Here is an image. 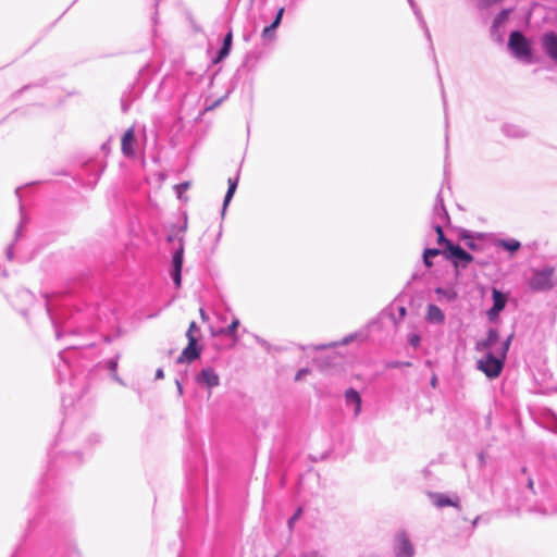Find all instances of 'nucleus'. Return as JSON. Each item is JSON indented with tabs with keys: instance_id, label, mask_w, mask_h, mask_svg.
<instances>
[{
	"instance_id": "obj_1",
	"label": "nucleus",
	"mask_w": 557,
	"mask_h": 557,
	"mask_svg": "<svg viewBox=\"0 0 557 557\" xmlns=\"http://www.w3.org/2000/svg\"><path fill=\"white\" fill-rule=\"evenodd\" d=\"M512 337L513 334H510L499 344L496 351L483 352L482 358L476 361V368L488 379H495L502 373Z\"/></svg>"
},
{
	"instance_id": "obj_2",
	"label": "nucleus",
	"mask_w": 557,
	"mask_h": 557,
	"mask_svg": "<svg viewBox=\"0 0 557 557\" xmlns=\"http://www.w3.org/2000/svg\"><path fill=\"white\" fill-rule=\"evenodd\" d=\"M530 290L535 293L549 292L557 286L556 269L552 265L532 268L527 278Z\"/></svg>"
},
{
	"instance_id": "obj_3",
	"label": "nucleus",
	"mask_w": 557,
	"mask_h": 557,
	"mask_svg": "<svg viewBox=\"0 0 557 557\" xmlns=\"http://www.w3.org/2000/svg\"><path fill=\"white\" fill-rule=\"evenodd\" d=\"M508 47L515 57L521 60H531L532 53L529 41L519 32H512L509 36Z\"/></svg>"
},
{
	"instance_id": "obj_4",
	"label": "nucleus",
	"mask_w": 557,
	"mask_h": 557,
	"mask_svg": "<svg viewBox=\"0 0 557 557\" xmlns=\"http://www.w3.org/2000/svg\"><path fill=\"white\" fill-rule=\"evenodd\" d=\"M393 553L395 557H413L414 546L405 531L395 534Z\"/></svg>"
},
{
	"instance_id": "obj_5",
	"label": "nucleus",
	"mask_w": 557,
	"mask_h": 557,
	"mask_svg": "<svg viewBox=\"0 0 557 557\" xmlns=\"http://www.w3.org/2000/svg\"><path fill=\"white\" fill-rule=\"evenodd\" d=\"M447 259L454 261L456 265L467 267L472 261V256L458 245L447 242V250H444Z\"/></svg>"
},
{
	"instance_id": "obj_6",
	"label": "nucleus",
	"mask_w": 557,
	"mask_h": 557,
	"mask_svg": "<svg viewBox=\"0 0 557 557\" xmlns=\"http://www.w3.org/2000/svg\"><path fill=\"white\" fill-rule=\"evenodd\" d=\"M493 306L486 311L487 319L495 322L499 313L505 309L508 297L497 288H492Z\"/></svg>"
},
{
	"instance_id": "obj_7",
	"label": "nucleus",
	"mask_w": 557,
	"mask_h": 557,
	"mask_svg": "<svg viewBox=\"0 0 557 557\" xmlns=\"http://www.w3.org/2000/svg\"><path fill=\"white\" fill-rule=\"evenodd\" d=\"M502 342L499 341V333L496 329H490L484 339L476 343L475 349L480 352L496 351Z\"/></svg>"
},
{
	"instance_id": "obj_8",
	"label": "nucleus",
	"mask_w": 557,
	"mask_h": 557,
	"mask_svg": "<svg viewBox=\"0 0 557 557\" xmlns=\"http://www.w3.org/2000/svg\"><path fill=\"white\" fill-rule=\"evenodd\" d=\"M196 382L211 389L220 384V377L212 368L208 367L202 369L196 376Z\"/></svg>"
},
{
	"instance_id": "obj_9",
	"label": "nucleus",
	"mask_w": 557,
	"mask_h": 557,
	"mask_svg": "<svg viewBox=\"0 0 557 557\" xmlns=\"http://www.w3.org/2000/svg\"><path fill=\"white\" fill-rule=\"evenodd\" d=\"M183 246L181 245L180 248L174 252L172 258V272L171 276L176 287L181 286L182 282V265H183Z\"/></svg>"
},
{
	"instance_id": "obj_10",
	"label": "nucleus",
	"mask_w": 557,
	"mask_h": 557,
	"mask_svg": "<svg viewBox=\"0 0 557 557\" xmlns=\"http://www.w3.org/2000/svg\"><path fill=\"white\" fill-rule=\"evenodd\" d=\"M440 223L444 226L447 225L449 223V215L443 203V199L438 195L433 209L432 225H440Z\"/></svg>"
},
{
	"instance_id": "obj_11",
	"label": "nucleus",
	"mask_w": 557,
	"mask_h": 557,
	"mask_svg": "<svg viewBox=\"0 0 557 557\" xmlns=\"http://www.w3.org/2000/svg\"><path fill=\"white\" fill-rule=\"evenodd\" d=\"M135 132L134 128H128L122 137L121 148L122 152L126 157L135 156Z\"/></svg>"
},
{
	"instance_id": "obj_12",
	"label": "nucleus",
	"mask_w": 557,
	"mask_h": 557,
	"mask_svg": "<svg viewBox=\"0 0 557 557\" xmlns=\"http://www.w3.org/2000/svg\"><path fill=\"white\" fill-rule=\"evenodd\" d=\"M542 45L549 58L557 63V35L553 32L545 34Z\"/></svg>"
},
{
	"instance_id": "obj_13",
	"label": "nucleus",
	"mask_w": 557,
	"mask_h": 557,
	"mask_svg": "<svg viewBox=\"0 0 557 557\" xmlns=\"http://www.w3.org/2000/svg\"><path fill=\"white\" fill-rule=\"evenodd\" d=\"M197 342L198 337H191L190 341H188V345L183 349L181 356L177 359L178 362H190L199 357L200 351L197 348Z\"/></svg>"
},
{
	"instance_id": "obj_14",
	"label": "nucleus",
	"mask_w": 557,
	"mask_h": 557,
	"mask_svg": "<svg viewBox=\"0 0 557 557\" xmlns=\"http://www.w3.org/2000/svg\"><path fill=\"white\" fill-rule=\"evenodd\" d=\"M429 497L432 504L437 508H444L447 506L458 507V498H450L442 493H429Z\"/></svg>"
},
{
	"instance_id": "obj_15",
	"label": "nucleus",
	"mask_w": 557,
	"mask_h": 557,
	"mask_svg": "<svg viewBox=\"0 0 557 557\" xmlns=\"http://www.w3.org/2000/svg\"><path fill=\"white\" fill-rule=\"evenodd\" d=\"M345 400L348 407L354 408L355 417L359 416L361 411V397L359 393L354 388L347 389L345 393Z\"/></svg>"
},
{
	"instance_id": "obj_16",
	"label": "nucleus",
	"mask_w": 557,
	"mask_h": 557,
	"mask_svg": "<svg viewBox=\"0 0 557 557\" xmlns=\"http://www.w3.org/2000/svg\"><path fill=\"white\" fill-rule=\"evenodd\" d=\"M425 318H426V321L430 323L442 324L445 321L444 312L441 310V308H438L435 305L428 306Z\"/></svg>"
},
{
	"instance_id": "obj_17",
	"label": "nucleus",
	"mask_w": 557,
	"mask_h": 557,
	"mask_svg": "<svg viewBox=\"0 0 557 557\" xmlns=\"http://www.w3.org/2000/svg\"><path fill=\"white\" fill-rule=\"evenodd\" d=\"M494 245L511 253L518 251L521 248V243L515 238L498 239L494 243Z\"/></svg>"
},
{
	"instance_id": "obj_18",
	"label": "nucleus",
	"mask_w": 557,
	"mask_h": 557,
	"mask_svg": "<svg viewBox=\"0 0 557 557\" xmlns=\"http://www.w3.org/2000/svg\"><path fill=\"white\" fill-rule=\"evenodd\" d=\"M511 9H505V10H502L497 16L494 18L493 21V24H492V33L493 34H498L499 33V29L504 26V24L506 23L509 14L511 13Z\"/></svg>"
},
{
	"instance_id": "obj_19",
	"label": "nucleus",
	"mask_w": 557,
	"mask_h": 557,
	"mask_svg": "<svg viewBox=\"0 0 557 557\" xmlns=\"http://www.w3.org/2000/svg\"><path fill=\"white\" fill-rule=\"evenodd\" d=\"M237 183H238L237 178H228V189L224 197L222 214L225 213L226 207L228 206L230 201L232 200V198L235 194V190L237 188Z\"/></svg>"
},
{
	"instance_id": "obj_20",
	"label": "nucleus",
	"mask_w": 557,
	"mask_h": 557,
	"mask_svg": "<svg viewBox=\"0 0 557 557\" xmlns=\"http://www.w3.org/2000/svg\"><path fill=\"white\" fill-rule=\"evenodd\" d=\"M435 294L437 295V300H440V301L446 300V301L450 302V301L455 300L457 297V294L453 288L437 287L435 289Z\"/></svg>"
},
{
	"instance_id": "obj_21",
	"label": "nucleus",
	"mask_w": 557,
	"mask_h": 557,
	"mask_svg": "<svg viewBox=\"0 0 557 557\" xmlns=\"http://www.w3.org/2000/svg\"><path fill=\"white\" fill-rule=\"evenodd\" d=\"M441 253V250L440 249H436V248H426L424 251H423V262L426 267H431L432 265V262H431V258H434L436 256H438Z\"/></svg>"
},
{
	"instance_id": "obj_22",
	"label": "nucleus",
	"mask_w": 557,
	"mask_h": 557,
	"mask_svg": "<svg viewBox=\"0 0 557 557\" xmlns=\"http://www.w3.org/2000/svg\"><path fill=\"white\" fill-rule=\"evenodd\" d=\"M443 227L444 225H433V228L434 231L436 232L437 234V244L438 245H444L445 246V250H447V242H449L448 239H446L445 235H444V232H443Z\"/></svg>"
},
{
	"instance_id": "obj_23",
	"label": "nucleus",
	"mask_w": 557,
	"mask_h": 557,
	"mask_svg": "<svg viewBox=\"0 0 557 557\" xmlns=\"http://www.w3.org/2000/svg\"><path fill=\"white\" fill-rule=\"evenodd\" d=\"M411 9L413 10L416 16L419 18L420 21V24L422 25V27L425 29V34L428 37H430V33H429V29L426 28L425 26V22L423 21L422 16H421V12L419 10V8L417 7L414 0H408Z\"/></svg>"
},
{
	"instance_id": "obj_24",
	"label": "nucleus",
	"mask_w": 557,
	"mask_h": 557,
	"mask_svg": "<svg viewBox=\"0 0 557 557\" xmlns=\"http://www.w3.org/2000/svg\"><path fill=\"white\" fill-rule=\"evenodd\" d=\"M238 325H239V320L234 319L233 322L226 329H223L220 331V334H223L225 336H234Z\"/></svg>"
},
{
	"instance_id": "obj_25",
	"label": "nucleus",
	"mask_w": 557,
	"mask_h": 557,
	"mask_svg": "<svg viewBox=\"0 0 557 557\" xmlns=\"http://www.w3.org/2000/svg\"><path fill=\"white\" fill-rule=\"evenodd\" d=\"M197 333H199V327L197 326L196 322H191L186 332L187 339L190 341L191 337H198Z\"/></svg>"
},
{
	"instance_id": "obj_26",
	"label": "nucleus",
	"mask_w": 557,
	"mask_h": 557,
	"mask_svg": "<svg viewBox=\"0 0 557 557\" xmlns=\"http://www.w3.org/2000/svg\"><path fill=\"white\" fill-rule=\"evenodd\" d=\"M408 342L412 347L417 348L420 345L421 338L418 334L413 333L408 336Z\"/></svg>"
},
{
	"instance_id": "obj_27",
	"label": "nucleus",
	"mask_w": 557,
	"mask_h": 557,
	"mask_svg": "<svg viewBox=\"0 0 557 557\" xmlns=\"http://www.w3.org/2000/svg\"><path fill=\"white\" fill-rule=\"evenodd\" d=\"M230 50H231V47L222 46V48L219 51V55H218L216 62L221 61L222 59L227 57L228 53H230Z\"/></svg>"
},
{
	"instance_id": "obj_28",
	"label": "nucleus",
	"mask_w": 557,
	"mask_h": 557,
	"mask_svg": "<svg viewBox=\"0 0 557 557\" xmlns=\"http://www.w3.org/2000/svg\"><path fill=\"white\" fill-rule=\"evenodd\" d=\"M189 188V183L188 182H185V183H182V184H178L175 186V189H176V193L178 195V197H181V195L186 191L187 189Z\"/></svg>"
},
{
	"instance_id": "obj_29",
	"label": "nucleus",
	"mask_w": 557,
	"mask_h": 557,
	"mask_svg": "<svg viewBox=\"0 0 557 557\" xmlns=\"http://www.w3.org/2000/svg\"><path fill=\"white\" fill-rule=\"evenodd\" d=\"M232 39H233L232 32H228V33L225 35V37H224L223 46L231 47V45H232Z\"/></svg>"
},
{
	"instance_id": "obj_30",
	"label": "nucleus",
	"mask_w": 557,
	"mask_h": 557,
	"mask_svg": "<svg viewBox=\"0 0 557 557\" xmlns=\"http://www.w3.org/2000/svg\"><path fill=\"white\" fill-rule=\"evenodd\" d=\"M301 515V509L299 508L295 513L294 516L288 520V524H289V528L293 527L294 522L300 517Z\"/></svg>"
},
{
	"instance_id": "obj_31",
	"label": "nucleus",
	"mask_w": 557,
	"mask_h": 557,
	"mask_svg": "<svg viewBox=\"0 0 557 557\" xmlns=\"http://www.w3.org/2000/svg\"><path fill=\"white\" fill-rule=\"evenodd\" d=\"M308 373H309V370H308V369H300V370L297 372V374H296V376H295V380H296V381H300V380H301L306 374H308Z\"/></svg>"
},
{
	"instance_id": "obj_32",
	"label": "nucleus",
	"mask_w": 557,
	"mask_h": 557,
	"mask_svg": "<svg viewBox=\"0 0 557 557\" xmlns=\"http://www.w3.org/2000/svg\"><path fill=\"white\" fill-rule=\"evenodd\" d=\"M283 14H284V8H281V9L277 11L276 16H275V18H274V21H273V22L280 25V24H281V21H282V17H283Z\"/></svg>"
},
{
	"instance_id": "obj_33",
	"label": "nucleus",
	"mask_w": 557,
	"mask_h": 557,
	"mask_svg": "<svg viewBox=\"0 0 557 557\" xmlns=\"http://www.w3.org/2000/svg\"><path fill=\"white\" fill-rule=\"evenodd\" d=\"M273 32H274L273 29H271L269 26H267V27L263 29V32H262V37H263V38H269V37H271V35H272V33H273Z\"/></svg>"
},
{
	"instance_id": "obj_34",
	"label": "nucleus",
	"mask_w": 557,
	"mask_h": 557,
	"mask_svg": "<svg viewBox=\"0 0 557 557\" xmlns=\"http://www.w3.org/2000/svg\"><path fill=\"white\" fill-rule=\"evenodd\" d=\"M256 341H257L260 345H262L263 347H265L267 349L269 348V344H268V342H267V341H264V339H262V338H260V337H258V336H256Z\"/></svg>"
},
{
	"instance_id": "obj_35",
	"label": "nucleus",
	"mask_w": 557,
	"mask_h": 557,
	"mask_svg": "<svg viewBox=\"0 0 557 557\" xmlns=\"http://www.w3.org/2000/svg\"><path fill=\"white\" fill-rule=\"evenodd\" d=\"M356 336H357V335H352V334H351V335L346 336V337L343 339V344H348V343L352 342V341H354V338H355Z\"/></svg>"
},
{
	"instance_id": "obj_36",
	"label": "nucleus",
	"mask_w": 557,
	"mask_h": 557,
	"mask_svg": "<svg viewBox=\"0 0 557 557\" xmlns=\"http://www.w3.org/2000/svg\"><path fill=\"white\" fill-rule=\"evenodd\" d=\"M164 376V373H163V370L162 369H158L157 372H156V379H163Z\"/></svg>"
},
{
	"instance_id": "obj_37",
	"label": "nucleus",
	"mask_w": 557,
	"mask_h": 557,
	"mask_svg": "<svg viewBox=\"0 0 557 557\" xmlns=\"http://www.w3.org/2000/svg\"><path fill=\"white\" fill-rule=\"evenodd\" d=\"M467 246H468L469 248H471V249H476V246H475V244L473 243V240H469V242H467Z\"/></svg>"
},
{
	"instance_id": "obj_38",
	"label": "nucleus",
	"mask_w": 557,
	"mask_h": 557,
	"mask_svg": "<svg viewBox=\"0 0 557 557\" xmlns=\"http://www.w3.org/2000/svg\"><path fill=\"white\" fill-rule=\"evenodd\" d=\"M436 383H437V377L434 375V376L431 379V385H432L433 387H435V386H436Z\"/></svg>"
},
{
	"instance_id": "obj_39",
	"label": "nucleus",
	"mask_w": 557,
	"mask_h": 557,
	"mask_svg": "<svg viewBox=\"0 0 557 557\" xmlns=\"http://www.w3.org/2000/svg\"><path fill=\"white\" fill-rule=\"evenodd\" d=\"M176 385H177L178 393L182 394L183 393V387H182V385H181V383L178 381H176Z\"/></svg>"
},
{
	"instance_id": "obj_40",
	"label": "nucleus",
	"mask_w": 557,
	"mask_h": 557,
	"mask_svg": "<svg viewBox=\"0 0 557 557\" xmlns=\"http://www.w3.org/2000/svg\"><path fill=\"white\" fill-rule=\"evenodd\" d=\"M269 27H270L271 29L275 30V29L278 27V24H276V23L272 22V24H271V25H269Z\"/></svg>"
},
{
	"instance_id": "obj_41",
	"label": "nucleus",
	"mask_w": 557,
	"mask_h": 557,
	"mask_svg": "<svg viewBox=\"0 0 557 557\" xmlns=\"http://www.w3.org/2000/svg\"><path fill=\"white\" fill-rule=\"evenodd\" d=\"M528 486H529L530 488H532V487H533V481H532V480H529V482H528Z\"/></svg>"
},
{
	"instance_id": "obj_42",
	"label": "nucleus",
	"mask_w": 557,
	"mask_h": 557,
	"mask_svg": "<svg viewBox=\"0 0 557 557\" xmlns=\"http://www.w3.org/2000/svg\"><path fill=\"white\" fill-rule=\"evenodd\" d=\"M200 314H201L202 319H206V314H205V311L202 309H200Z\"/></svg>"
},
{
	"instance_id": "obj_43",
	"label": "nucleus",
	"mask_w": 557,
	"mask_h": 557,
	"mask_svg": "<svg viewBox=\"0 0 557 557\" xmlns=\"http://www.w3.org/2000/svg\"><path fill=\"white\" fill-rule=\"evenodd\" d=\"M115 367H116V362L115 361H111V368L115 369Z\"/></svg>"
},
{
	"instance_id": "obj_44",
	"label": "nucleus",
	"mask_w": 557,
	"mask_h": 557,
	"mask_svg": "<svg viewBox=\"0 0 557 557\" xmlns=\"http://www.w3.org/2000/svg\"><path fill=\"white\" fill-rule=\"evenodd\" d=\"M222 99L221 100H218V102L215 104H213L212 107H210V109L214 108L215 106H218L219 103H221Z\"/></svg>"
},
{
	"instance_id": "obj_45",
	"label": "nucleus",
	"mask_w": 557,
	"mask_h": 557,
	"mask_svg": "<svg viewBox=\"0 0 557 557\" xmlns=\"http://www.w3.org/2000/svg\"><path fill=\"white\" fill-rule=\"evenodd\" d=\"M513 135H515V136H521V135H523V134H522V132H517V133H515Z\"/></svg>"
},
{
	"instance_id": "obj_46",
	"label": "nucleus",
	"mask_w": 557,
	"mask_h": 557,
	"mask_svg": "<svg viewBox=\"0 0 557 557\" xmlns=\"http://www.w3.org/2000/svg\"><path fill=\"white\" fill-rule=\"evenodd\" d=\"M463 238L465 239H470V236L469 235H465Z\"/></svg>"
}]
</instances>
